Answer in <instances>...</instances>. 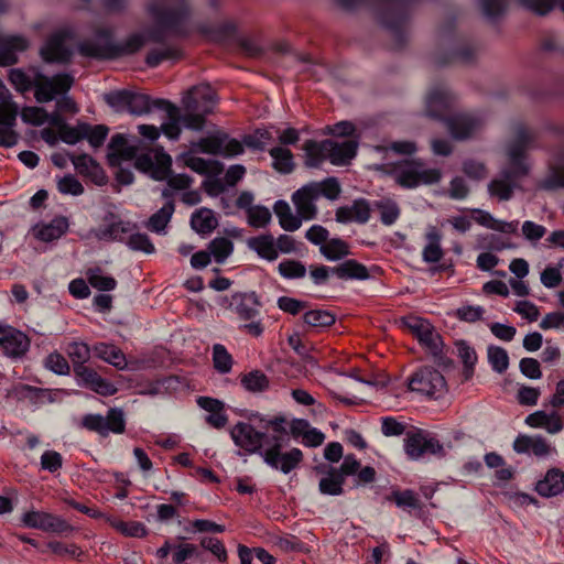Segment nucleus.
Here are the masks:
<instances>
[{"instance_id":"f257e3e1","label":"nucleus","mask_w":564,"mask_h":564,"mask_svg":"<svg viewBox=\"0 0 564 564\" xmlns=\"http://www.w3.org/2000/svg\"><path fill=\"white\" fill-rule=\"evenodd\" d=\"M147 8L155 26L141 34L145 37V43L161 44V47L152 48L145 57V64L154 68L164 61H175L181 57L180 48L166 43V36L185 37L195 28L189 0H149Z\"/></svg>"},{"instance_id":"f03ea898","label":"nucleus","mask_w":564,"mask_h":564,"mask_svg":"<svg viewBox=\"0 0 564 564\" xmlns=\"http://www.w3.org/2000/svg\"><path fill=\"white\" fill-rule=\"evenodd\" d=\"M514 140L510 143L508 154L510 166L503 169L499 176L488 184L490 196L500 200H509L518 187V181L529 173V165L524 161L527 150L534 148L536 134L523 124L516 127Z\"/></svg>"},{"instance_id":"7ed1b4c3","label":"nucleus","mask_w":564,"mask_h":564,"mask_svg":"<svg viewBox=\"0 0 564 564\" xmlns=\"http://www.w3.org/2000/svg\"><path fill=\"white\" fill-rule=\"evenodd\" d=\"M145 37L140 33L130 35L126 41L116 43L110 28H98L94 39L79 43L78 52L86 57L113 59L137 53L145 45Z\"/></svg>"},{"instance_id":"20e7f679","label":"nucleus","mask_w":564,"mask_h":564,"mask_svg":"<svg viewBox=\"0 0 564 564\" xmlns=\"http://www.w3.org/2000/svg\"><path fill=\"white\" fill-rule=\"evenodd\" d=\"M252 421H258L265 430L271 429L272 434L267 433L265 444L276 446V460L279 470L283 474H289L301 464L303 460V453L300 448H291L288 452H282L283 447L288 445L290 437L286 430L288 421L283 415L273 417H264L258 412L251 413L249 416Z\"/></svg>"},{"instance_id":"39448f33","label":"nucleus","mask_w":564,"mask_h":564,"mask_svg":"<svg viewBox=\"0 0 564 564\" xmlns=\"http://www.w3.org/2000/svg\"><path fill=\"white\" fill-rule=\"evenodd\" d=\"M9 80L13 87L21 93L34 88V97L39 102H48L59 93L68 91L73 84L74 77L70 74H56L52 77L37 74L32 80L24 72L14 68L9 73Z\"/></svg>"},{"instance_id":"423d86ee","label":"nucleus","mask_w":564,"mask_h":564,"mask_svg":"<svg viewBox=\"0 0 564 564\" xmlns=\"http://www.w3.org/2000/svg\"><path fill=\"white\" fill-rule=\"evenodd\" d=\"M343 9L352 10L362 3H373L378 7L381 24L398 35L408 18L413 0H335Z\"/></svg>"},{"instance_id":"0eeeda50","label":"nucleus","mask_w":564,"mask_h":564,"mask_svg":"<svg viewBox=\"0 0 564 564\" xmlns=\"http://www.w3.org/2000/svg\"><path fill=\"white\" fill-rule=\"evenodd\" d=\"M235 444L248 454H258L272 469L279 470L276 446L265 444L267 433L259 432L250 423L238 422L231 430Z\"/></svg>"},{"instance_id":"6e6552de","label":"nucleus","mask_w":564,"mask_h":564,"mask_svg":"<svg viewBox=\"0 0 564 564\" xmlns=\"http://www.w3.org/2000/svg\"><path fill=\"white\" fill-rule=\"evenodd\" d=\"M438 169H429L420 160H406L394 169V180L403 188H415L440 182Z\"/></svg>"},{"instance_id":"1a4fd4ad","label":"nucleus","mask_w":564,"mask_h":564,"mask_svg":"<svg viewBox=\"0 0 564 564\" xmlns=\"http://www.w3.org/2000/svg\"><path fill=\"white\" fill-rule=\"evenodd\" d=\"M404 452L413 460L423 458L426 455H433L438 458L446 455L444 445L432 433L421 429L405 433Z\"/></svg>"},{"instance_id":"9d476101","label":"nucleus","mask_w":564,"mask_h":564,"mask_svg":"<svg viewBox=\"0 0 564 564\" xmlns=\"http://www.w3.org/2000/svg\"><path fill=\"white\" fill-rule=\"evenodd\" d=\"M135 224L122 220L113 213H107L102 218V224L97 228H91L80 236L82 240L112 242L124 241V236L135 229Z\"/></svg>"},{"instance_id":"9b49d317","label":"nucleus","mask_w":564,"mask_h":564,"mask_svg":"<svg viewBox=\"0 0 564 564\" xmlns=\"http://www.w3.org/2000/svg\"><path fill=\"white\" fill-rule=\"evenodd\" d=\"M408 387L412 392L437 399L446 391V380L437 369L423 366L408 378Z\"/></svg>"},{"instance_id":"f8f14e48","label":"nucleus","mask_w":564,"mask_h":564,"mask_svg":"<svg viewBox=\"0 0 564 564\" xmlns=\"http://www.w3.org/2000/svg\"><path fill=\"white\" fill-rule=\"evenodd\" d=\"M402 322L433 357L438 358L442 356L444 346L442 336L429 321L417 316H408Z\"/></svg>"},{"instance_id":"ddd939ff","label":"nucleus","mask_w":564,"mask_h":564,"mask_svg":"<svg viewBox=\"0 0 564 564\" xmlns=\"http://www.w3.org/2000/svg\"><path fill=\"white\" fill-rule=\"evenodd\" d=\"M82 426L101 436H107L109 433H123L126 421L122 410L115 408L110 409L106 416L101 414H86L83 416Z\"/></svg>"},{"instance_id":"4468645a","label":"nucleus","mask_w":564,"mask_h":564,"mask_svg":"<svg viewBox=\"0 0 564 564\" xmlns=\"http://www.w3.org/2000/svg\"><path fill=\"white\" fill-rule=\"evenodd\" d=\"M72 37L68 30H58L52 33L40 50L42 59L48 64H67L73 55V51L67 44Z\"/></svg>"},{"instance_id":"2eb2a0df","label":"nucleus","mask_w":564,"mask_h":564,"mask_svg":"<svg viewBox=\"0 0 564 564\" xmlns=\"http://www.w3.org/2000/svg\"><path fill=\"white\" fill-rule=\"evenodd\" d=\"M21 521L24 527L56 534H67L74 531L72 524L59 516L37 510L23 513Z\"/></svg>"},{"instance_id":"dca6fc26","label":"nucleus","mask_w":564,"mask_h":564,"mask_svg":"<svg viewBox=\"0 0 564 564\" xmlns=\"http://www.w3.org/2000/svg\"><path fill=\"white\" fill-rule=\"evenodd\" d=\"M447 128L456 140L475 135L484 126V118L475 113H459L446 119Z\"/></svg>"},{"instance_id":"f3484780","label":"nucleus","mask_w":564,"mask_h":564,"mask_svg":"<svg viewBox=\"0 0 564 564\" xmlns=\"http://www.w3.org/2000/svg\"><path fill=\"white\" fill-rule=\"evenodd\" d=\"M217 98L214 89L207 85L193 87L183 98L185 110L203 111L210 113L216 105Z\"/></svg>"},{"instance_id":"a211bd4d","label":"nucleus","mask_w":564,"mask_h":564,"mask_svg":"<svg viewBox=\"0 0 564 564\" xmlns=\"http://www.w3.org/2000/svg\"><path fill=\"white\" fill-rule=\"evenodd\" d=\"M512 448L517 454H532L538 458L556 453V448L542 435L519 434L513 441Z\"/></svg>"},{"instance_id":"6ab92c4d","label":"nucleus","mask_w":564,"mask_h":564,"mask_svg":"<svg viewBox=\"0 0 564 564\" xmlns=\"http://www.w3.org/2000/svg\"><path fill=\"white\" fill-rule=\"evenodd\" d=\"M454 101L455 97L446 86H435L431 88L426 97V113L435 119H444Z\"/></svg>"},{"instance_id":"aec40b11","label":"nucleus","mask_w":564,"mask_h":564,"mask_svg":"<svg viewBox=\"0 0 564 564\" xmlns=\"http://www.w3.org/2000/svg\"><path fill=\"white\" fill-rule=\"evenodd\" d=\"M30 347V340L22 332L0 325V349L9 357H21Z\"/></svg>"},{"instance_id":"412c9836","label":"nucleus","mask_w":564,"mask_h":564,"mask_svg":"<svg viewBox=\"0 0 564 564\" xmlns=\"http://www.w3.org/2000/svg\"><path fill=\"white\" fill-rule=\"evenodd\" d=\"M260 307L261 303L256 292L236 293L229 302V310L245 322L259 317Z\"/></svg>"},{"instance_id":"4be33fe9","label":"nucleus","mask_w":564,"mask_h":564,"mask_svg":"<svg viewBox=\"0 0 564 564\" xmlns=\"http://www.w3.org/2000/svg\"><path fill=\"white\" fill-rule=\"evenodd\" d=\"M318 199L315 185L310 183L295 191L292 195V202L296 208L297 215L304 220L314 219L317 215L315 202Z\"/></svg>"},{"instance_id":"5701e85b","label":"nucleus","mask_w":564,"mask_h":564,"mask_svg":"<svg viewBox=\"0 0 564 564\" xmlns=\"http://www.w3.org/2000/svg\"><path fill=\"white\" fill-rule=\"evenodd\" d=\"M74 372L82 381V384L98 394L108 397L117 392V388L112 383L101 378L96 370L88 366H77Z\"/></svg>"},{"instance_id":"b1692460","label":"nucleus","mask_w":564,"mask_h":564,"mask_svg":"<svg viewBox=\"0 0 564 564\" xmlns=\"http://www.w3.org/2000/svg\"><path fill=\"white\" fill-rule=\"evenodd\" d=\"M336 221L340 224H366L370 219V205L365 198H358L351 205L340 206L335 213Z\"/></svg>"},{"instance_id":"393cba45","label":"nucleus","mask_w":564,"mask_h":564,"mask_svg":"<svg viewBox=\"0 0 564 564\" xmlns=\"http://www.w3.org/2000/svg\"><path fill=\"white\" fill-rule=\"evenodd\" d=\"M322 475L318 482V490L326 496H340L344 494L345 478L337 471V467L321 465L316 468Z\"/></svg>"},{"instance_id":"a878e982","label":"nucleus","mask_w":564,"mask_h":564,"mask_svg":"<svg viewBox=\"0 0 564 564\" xmlns=\"http://www.w3.org/2000/svg\"><path fill=\"white\" fill-rule=\"evenodd\" d=\"M327 160L337 166L347 165L356 156L358 143L354 140L343 142L326 139Z\"/></svg>"},{"instance_id":"bb28decb","label":"nucleus","mask_w":564,"mask_h":564,"mask_svg":"<svg viewBox=\"0 0 564 564\" xmlns=\"http://www.w3.org/2000/svg\"><path fill=\"white\" fill-rule=\"evenodd\" d=\"M524 423L532 429H543L549 434H557L564 429L563 419L556 411H535L525 417Z\"/></svg>"},{"instance_id":"cd10ccee","label":"nucleus","mask_w":564,"mask_h":564,"mask_svg":"<svg viewBox=\"0 0 564 564\" xmlns=\"http://www.w3.org/2000/svg\"><path fill=\"white\" fill-rule=\"evenodd\" d=\"M69 228L65 216H57L50 223L37 224L32 228L33 236L44 242H52L64 236Z\"/></svg>"},{"instance_id":"c85d7f7f","label":"nucleus","mask_w":564,"mask_h":564,"mask_svg":"<svg viewBox=\"0 0 564 564\" xmlns=\"http://www.w3.org/2000/svg\"><path fill=\"white\" fill-rule=\"evenodd\" d=\"M536 492L545 498L561 495L564 491V471L560 468H550L544 477L535 485Z\"/></svg>"},{"instance_id":"c756f323","label":"nucleus","mask_w":564,"mask_h":564,"mask_svg":"<svg viewBox=\"0 0 564 564\" xmlns=\"http://www.w3.org/2000/svg\"><path fill=\"white\" fill-rule=\"evenodd\" d=\"M108 162L110 165H118L120 161H131L137 154V148L128 145L123 134H113L108 144Z\"/></svg>"},{"instance_id":"7c9ffc66","label":"nucleus","mask_w":564,"mask_h":564,"mask_svg":"<svg viewBox=\"0 0 564 564\" xmlns=\"http://www.w3.org/2000/svg\"><path fill=\"white\" fill-rule=\"evenodd\" d=\"M158 110L165 111L169 118L167 122L162 123L160 131L163 132L169 139L177 140L181 134L180 124V110L171 101L166 99H158Z\"/></svg>"},{"instance_id":"2f4dec72","label":"nucleus","mask_w":564,"mask_h":564,"mask_svg":"<svg viewBox=\"0 0 564 564\" xmlns=\"http://www.w3.org/2000/svg\"><path fill=\"white\" fill-rule=\"evenodd\" d=\"M28 47V40L21 35H8L0 41V65L17 63V53Z\"/></svg>"},{"instance_id":"473e14b6","label":"nucleus","mask_w":564,"mask_h":564,"mask_svg":"<svg viewBox=\"0 0 564 564\" xmlns=\"http://www.w3.org/2000/svg\"><path fill=\"white\" fill-rule=\"evenodd\" d=\"M332 274L340 280L365 281L370 279L368 268L355 259H348L332 267Z\"/></svg>"},{"instance_id":"72a5a7b5","label":"nucleus","mask_w":564,"mask_h":564,"mask_svg":"<svg viewBox=\"0 0 564 564\" xmlns=\"http://www.w3.org/2000/svg\"><path fill=\"white\" fill-rule=\"evenodd\" d=\"M247 246L250 250L254 251L260 258L270 262L279 257L275 247V239L271 234H263L247 239Z\"/></svg>"},{"instance_id":"f704fd0d","label":"nucleus","mask_w":564,"mask_h":564,"mask_svg":"<svg viewBox=\"0 0 564 564\" xmlns=\"http://www.w3.org/2000/svg\"><path fill=\"white\" fill-rule=\"evenodd\" d=\"M93 354L119 370L128 366L123 351L112 344L97 343L93 346Z\"/></svg>"},{"instance_id":"c9c22d12","label":"nucleus","mask_w":564,"mask_h":564,"mask_svg":"<svg viewBox=\"0 0 564 564\" xmlns=\"http://www.w3.org/2000/svg\"><path fill=\"white\" fill-rule=\"evenodd\" d=\"M239 381L247 392L253 394L267 392L271 386L270 378L259 369L240 373Z\"/></svg>"},{"instance_id":"e433bc0d","label":"nucleus","mask_w":564,"mask_h":564,"mask_svg":"<svg viewBox=\"0 0 564 564\" xmlns=\"http://www.w3.org/2000/svg\"><path fill=\"white\" fill-rule=\"evenodd\" d=\"M218 226V220L214 212L209 208L202 207L195 210L191 216V227L199 235H208Z\"/></svg>"},{"instance_id":"4c0bfd02","label":"nucleus","mask_w":564,"mask_h":564,"mask_svg":"<svg viewBox=\"0 0 564 564\" xmlns=\"http://www.w3.org/2000/svg\"><path fill=\"white\" fill-rule=\"evenodd\" d=\"M273 210L279 218L280 226L285 231H295L301 227L303 218L299 215H294L285 200H276Z\"/></svg>"},{"instance_id":"58836bf2","label":"nucleus","mask_w":564,"mask_h":564,"mask_svg":"<svg viewBox=\"0 0 564 564\" xmlns=\"http://www.w3.org/2000/svg\"><path fill=\"white\" fill-rule=\"evenodd\" d=\"M305 152V165L308 167H318L323 162L327 160V147L326 140L314 141L307 140L303 145Z\"/></svg>"},{"instance_id":"ea45409f","label":"nucleus","mask_w":564,"mask_h":564,"mask_svg":"<svg viewBox=\"0 0 564 564\" xmlns=\"http://www.w3.org/2000/svg\"><path fill=\"white\" fill-rule=\"evenodd\" d=\"M319 252L328 261H339L351 253L349 245L340 238H332L319 247Z\"/></svg>"},{"instance_id":"a19ab883","label":"nucleus","mask_w":564,"mask_h":564,"mask_svg":"<svg viewBox=\"0 0 564 564\" xmlns=\"http://www.w3.org/2000/svg\"><path fill=\"white\" fill-rule=\"evenodd\" d=\"M427 243L423 249L422 257L427 263H436L443 258L441 248L442 236L435 227H432L426 234Z\"/></svg>"},{"instance_id":"79ce46f5","label":"nucleus","mask_w":564,"mask_h":564,"mask_svg":"<svg viewBox=\"0 0 564 564\" xmlns=\"http://www.w3.org/2000/svg\"><path fill=\"white\" fill-rule=\"evenodd\" d=\"M156 99L140 93H130L128 112L133 116H143L150 113L152 110L158 109Z\"/></svg>"},{"instance_id":"37998d69","label":"nucleus","mask_w":564,"mask_h":564,"mask_svg":"<svg viewBox=\"0 0 564 564\" xmlns=\"http://www.w3.org/2000/svg\"><path fill=\"white\" fill-rule=\"evenodd\" d=\"M175 210L174 202H166L147 223V228L153 232L162 234L170 223Z\"/></svg>"},{"instance_id":"c03bdc74","label":"nucleus","mask_w":564,"mask_h":564,"mask_svg":"<svg viewBox=\"0 0 564 564\" xmlns=\"http://www.w3.org/2000/svg\"><path fill=\"white\" fill-rule=\"evenodd\" d=\"M273 160L272 166L274 170L282 174H290L293 172L295 164L293 161L292 152L284 147H274L269 151Z\"/></svg>"},{"instance_id":"a18cd8bd","label":"nucleus","mask_w":564,"mask_h":564,"mask_svg":"<svg viewBox=\"0 0 564 564\" xmlns=\"http://www.w3.org/2000/svg\"><path fill=\"white\" fill-rule=\"evenodd\" d=\"M458 356L464 364L463 376L465 380H469L474 375V368L477 362V354L475 349L466 341L459 340L456 343Z\"/></svg>"},{"instance_id":"49530a36","label":"nucleus","mask_w":564,"mask_h":564,"mask_svg":"<svg viewBox=\"0 0 564 564\" xmlns=\"http://www.w3.org/2000/svg\"><path fill=\"white\" fill-rule=\"evenodd\" d=\"M234 243L226 237H218L208 243V253L214 257L217 263H224L232 253Z\"/></svg>"},{"instance_id":"de8ad7c7","label":"nucleus","mask_w":564,"mask_h":564,"mask_svg":"<svg viewBox=\"0 0 564 564\" xmlns=\"http://www.w3.org/2000/svg\"><path fill=\"white\" fill-rule=\"evenodd\" d=\"M89 284L99 291H112L117 286V281L110 275H105L100 268H91L86 272Z\"/></svg>"},{"instance_id":"09e8293b","label":"nucleus","mask_w":564,"mask_h":564,"mask_svg":"<svg viewBox=\"0 0 564 564\" xmlns=\"http://www.w3.org/2000/svg\"><path fill=\"white\" fill-rule=\"evenodd\" d=\"M304 323L314 328L328 327L336 321V316L326 310H311L303 316Z\"/></svg>"},{"instance_id":"8fccbe9b","label":"nucleus","mask_w":564,"mask_h":564,"mask_svg":"<svg viewBox=\"0 0 564 564\" xmlns=\"http://www.w3.org/2000/svg\"><path fill=\"white\" fill-rule=\"evenodd\" d=\"M520 4L539 15H545L555 7L564 13V0H517Z\"/></svg>"},{"instance_id":"3c124183","label":"nucleus","mask_w":564,"mask_h":564,"mask_svg":"<svg viewBox=\"0 0 564 564\" xmlns=\"http://www.w3.org/2000/svg\"><path fill=\"white\" fill-rule=\"evenodd\" d=\"M488 361L494 371L498 373L505 372L509 367V356L505 348L490 345L488 347Z\"/></svg>"},{"instance_id":"603ef678","label":"nucleus","mask_w":564,"mask_h":564,"mask_svg":"<svg viewBox=\"0 0 564 564\" xmlns=\"http://www.w3.org/2000/svg\"><path fill=\"white\" fill-rule=\"evenodd\" d=\"M111 525L126 536L144 538L148 535L147 527L140 521L116 520L111 522Z\"/></svg>"},{"instance_id":"864d4df0","label":"nucleus","mask_w":564,"mask_h":564,"mask_svg":"<svg viewBox=\"0 0 564 564\" xmlns=\"http://www.w3.org/2000/svg\"><path fill=\"white\" fill-rule=\"evenodd\" d=\"M87 129L88 123L86 122H79L75 127L66 123L65 126H62V129L58 131V137L67 144H76L78 141L85 139Z\"/></svg>"},{"instance_id":"5fc2aeb1","label":"nucleus","mask_w":564,"mask_h":564,"mask_svg":"<svg viewBox=\"0 0 564 564\" xmlns=\"http://www.w3.org/2000/svg\"><path fill=\"white\" fill-rule=\"evenodd\" d=\"M213 362L219 373H228L232 368V357L221 344H215L213 347Z\"/></svg>"},{"instance_id":"6e6d98bb","label":"nucleus","mask_w":564,"mask_h":564,"mask_svg":"<svg viewBox=\"0 0 564 564\" xmlns=\"http://www.w3.org/2000/svg\"><path fill=\"white\" fill-rule=\"evenodd\" d=\"M311 185H315L316 195L319 198L324 196L330 200L337 199L341 189L340 184L336 177H327L322 182H311Z\"/></svg>"},{"instance_id":"4d7b16f0","label":"nucleus","mask_w":564,"mask_h":564,"mask_svg":"<svg viewBox=\"0 0 564 564\" xmlns=\"http://www.w3.org/2000/svg\"><path fill=\"white\" fill-rule=\"evenodd\" d=\"M93 348L85 343H72L67 347V354L73 362V369L77 366H86L85 364L89 360Z\"/></svg>"},{"instance_id":"13d9d810","label":"nucleus","mask_w":564,"mask_h":564,"mask_svg":"<svg viewBox=\"0 0 564 564\" xmlns=\"http://www.w3.org/2000/svg\"><path fill=\"white\" fill-rule=\"evenodd\" d=\"M388 500L393 501L399 508L402 509H417L420 508V500L415 492L411 489L403 491L393 490Z\"/></svg>"},{"instance_id":"bf43d9fd","label":"nucleus","mask_w":564,"mask_h":564,"mask_svg":"<svg viewBox=\"0 0 564 564\" xmlns=\"http://www.w3.org/2000/svg\"><path fill=\"white\" fill-rule=\"evenodd\" d=\"M279 273L288 280L302 279L306 275V267L299 260H283L278 265Z\"/></svg>"},{"instance_id":"052dcab7","label":"nucleus","mask_w":564,"mask_h":564,"mask_svg":"<svg viewBox=\"0 0 564 564\" xmlns=\"http://www.w3.org/2000/svg\"><path fill=\"white\" fill-rule=\"evenodd\" d=\"M172 159L166 153H158L155 155V163L150 171L152 178L156 181L169 180L171 174Z\"/></svg>"},{"instance_id":"680f3d73","label":"nucleus","mask_w":564,"mask_h":564,"mask_svg":"<svg viewBox=\"0 0 564 564\" xmlns=\"http://www.w3.org/2000/svg\"><path fill=\"white\" fill-rule=\"evenodd\" d=\"M272 140V134L268 129H257L253 133L243 137V144L252 150L263 151L265 144Z\"/></svg>"},{"instance_id":"e2e57ef3","label":"nucleus","mask_w":564,"mask_h":564,"mask_svg":"<svg viewBox=\"0 0 564 564\" xmlns=\"http://www.w3.org/2000/svg\"><path fill=\"white\" fill-rule=\"evenodd\" d=\"M126 241L129 249L151 254L155 251L154 245L147 234L131 232Z\"/></svg>"},{"instance_id":"0e129e2a","label":"nucleus","mask_w":564,"mask_h":564,"mask_svg":"<svg viewBox=\"0 0 564 564\" xmlns=\"http://www.w3.org/2000/svg\"><path fill=\"white\" fill-rule=\"evenodd\" d=\"M248 224L251 227L262 228L265 227L271 221V213L264 206H253L250 210L247 212Z\"/></svg>"},{"instance_id":"69168bd1","label":"nucleus","mask_w":564,"mask_h":564,"mask_svg":"<svg viewBox=\"0 0 564 564\" xmlns=\"http://www.w3.org/2000/svg\"><path fill=\"white\" fill-rule=\"evenodd\" d=\"M480 8L482 14L491 20L496 21L499 19L506 11L507 1L506 0H481Z\"/></svg>"},{"instance_id":"338daca9","label":"nucleus","mask_w":564,"mask_h":564,"mask_svg":"<svg viewBox=\"0 0 564 564\" xmlns=\"http://www.w3.org/2000/svg\"><path fill=\"white\" fill-rule=\"evenodd\" d=\"M57 189L64 195L78 196L84 193L83 184L72 174L61 177L57 182Z\"/></svg>"},{"instance_id":"774afa93","label":"nucleus","mask_w":564,"mask_h":564,"mask_svg":"<svg viewBox=\"0 0 564 564\" xmlns=\"http://www.w3.org/2000/svg\"><path fill=\"white\" fill-rule=\"evenodd\" d=\"M207 115L203 111L185 110L184 115L180 113V119L186 129L199 131L205 126V117Z\"/></svg>"}]
</instances>
